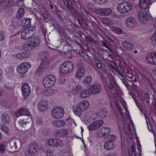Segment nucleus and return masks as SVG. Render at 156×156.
<instances>
[{"mask_svg": "<svg viewBox=\"0 0 156 156\" xmlns=\"http://www.w3.org/2000/svg\"><path fill=\"white\" fill-rule=\"evenodd\" d=\"M22 54L23 59L27 58L30 56L29 54L28 53L25 52H22Z\"/></svg>", "mask_w": 156, "mask_h": 156, "instance_id": "nucleus-54", "label": "nucleus"}, {"mask_svg": "<svg viewBox=\"0 0 156 156\" xmlns=\"http://www.w3.org/2000/svg\"><path fill=\"white\" fill-rule=\"evenodd\" d=\"M29 112L28 109L26 108H21L15 113L16 116L19 117L21 115H28Z\"/></svg>", "mask_w": 156, "mask_h": 156, "instance_id": "nucleus-20", "label": "nucleus"}, {"mask_svg": "<svg viewBox=\"0 0 156 156\" xmlns=\"http://www.w3.org/2000/svg\"><path fill=\"white\" fill-rule=\"evenodd\" d=\"M5 75H7L9 77H12L13 73V71L12 69L9 68L8 67L7 68L5 69Z\"/></svg>", "mask_w": 156, "mask_h": 156, "instance_id": "nucleus-39", "label": "nucleus"}, {"mask_svg": "<svg viewBox=\"0 0 156 156\" xmlns=\"http://www.w3.org/2000/svg\"><path fill=\"white\" fill-rule=\"evenodd\" d=\"M122 45L128 51H132L135 47L134 45L131 42L127 40L123 41Z\"/></svg>", "mask_w": 156, "mask_h": 156, "instance_id": "nucleus-13", "label": "nucleus"}, {"mask_svg": "<svg viewBox=\"0 0 156 156\" xmlns=\"http://www.w3.org/2000/svg\"><path fill=\"white\" fill-rule=\"evenodd\" d=\"M126 24L129 27H132L135 24L134 20L132 18H129L126 20Z\"/></svg>", "mask_w": 156, "mask_h": 156, "instance_id": "nucleus-32", "label": "nucleus"}, {"mask_svg": "<svg viewBox=\"0 0 156 156\" xmlns=\"http://www.w3.org/2000/svg\"><path fill=\"white\" fill-rule=\"evenodd\" d=\"M115 136L114 135H110L108 136V139L109 140L108 141L112 142L115 139Z\"/></svg>", "mask_w": 156, "mask_h": 156, "instance_id": "nucleus-47", "label": "nucleus"}, {"mask_svg": "<svg viewBox=\"0 0 156 156\" xmlns=\"http://www.w3.org/2000/svg\"><path fill=\"white\" fill-rule=\"evenodd\" d=\"M132 8L131 4L129 2H123L119 3L117 7L118 11L120 13H126Z\"/></svg>", "mask_w": 156, "mask_h": 156, "instance_id": "nucleus-4", "label": "nucleus"}, {"mask_svg": "<svg viewBox=\"0 0 156 156\" xmlns=\"http://www.w3.org/2000/svg\"><path fill=\"white\" fill-rule=\"evenodd\" d=\"M101 45L103 46L105 48L107 49H108L109 51H111V52L112 51L110 47L108 46V45L107 44L106 42L103 41H101Z\"/></svg>", "mask_w": 156, "mask_h": 156, "instance_id": "nucleus-46", "label": "nucleus"}, {"mask_svg": "<svg viewBox=\"0 0 156 156\" xmlns=\"http://www.w3.org/2000/svg\"><path fill=\"white\" fill-rule=\"evenodd\" d=\"M20 22L18 18L13 19L11 22L12 26L15 29H18L20 26Z\"/></svg>", "mask_w": 156, "mask_h": 156, "instance_id": "nucleus-27", "label": "nucleus"}, {"mask_svg": "<svg viewBox=\"0 0 156 156\" xmlns=\"http://www.w3.org/2000/svg\"><path fill=\"white\" fill-rule=\"evenodd\" d=\"M101 131L102 134V136H105L109 133L110 132V129L108 127H104L101 129Z\"/></svg>", "mask_w": 156, "mask_h": 156, "instance_id": "nucleus-35", "label": "nucleus"}, {"mask_svg": "<svg viewBox=\"0 0 156 156\" xmlns=\"http://www.w3.org/2000/svg\"><path fill=\"white\" fill-rule=\"evenodd\" d=\"M139 20L143 23H146L148 21L149 17L147 12L144 10L139 12L138 14Z\"/></svg>", "mask_w": 156, "mask_h": 156, "instance_id": "nucleus-9", "label": "nucleus"}, {"mask_svg": "<svg viewBox=\"0 0 156 156\" xmlns=\"http://www.w3.org/2000/svg\"><path fill=\"white\" fill-rule=\"evenodd\" d=\"M102 88L101 86L99 83L94 84L89 88L92 94H96L99 93Z\"/></svg>", "mask_w": 156, "mask_h": 156, "instance_id": "nucleus-17", "label": "nucleus"}, {"mask_svg": "<svg viewBox=\"0 0 156 156\" xmlns=\"http://www.w3.org/2000/svg\"><path fill=\"white\" fill-rule=\"evenodd\" d=\"M57 81L60 84H62L65 82V79H58Z\"/></svg>", "mask_w": 156, "mask_h": 156, "instance_id": "nucleus-60", "label": "nucleus"}, {"mask_svg": "<svg viewBox=\"0 0 156 156\" xmlns=\"http://www.w3.org/2000/svg\"><path fill=\"white\" fill-rule=\"evenodd\" d=\"M104 147L105 150L110 151L113 150L115 148V145L113 143L108 141L105 143Z\"/></svg>", "mask_w": 156, "mask_h": 156, "instance_id": "nucleus-23", "label": "nucleus"}, {"mask_svg": "<svg viewBox=\"0 0 156 156\" xmlns=\"http://www.w3.org/2000/svg\"><path fill=\"white\" fill-rule=\"evenodd\" d=\"M48 62L46 60L44 59L41 62L39 67L43 69L47 68L48 66Z\"/></svg>", "mask_w": 156, "mask_h": 156, "instance_id": "nucleus-37", "label": "nucleus"}, {"mask_svg": "<svg viewBox=\"0 0 156 156\" xmlns=\"http://www.w3.org/2000/svg\"><path fill=\"white\" fill-rule=\"evenodd\" d=\"M47 143L50 146L55 147L57 146H61L62 144V142L60 139L55 138L48 140Z\"/></svg>", "mask_w": 156, "mask_h": 156, "instance_id": "nucleus-12", "label": "nucleus"}, {"mask_svg": "<svg viewBox=\"0 0 156 156\" xmlns=\"http://www.w3.org/2000/svg\"><path fill=\"white\" fill-rule=\"evenodd\" d=\"M154 54H153V53H150L148 54L146 57V60L147 61L150 63H151L152 64L154 65Z\"/></svg>", "mask_w": 156, "mask_h": 156, "instance_id": "nucleus-29", "label": "nucleus"}, {"mask_svg": "<svg viewBox=\"0 0 156 156\" xmlns=\"http://www.w3.org/2000/svg\"><path fill=\"white\" fill-rule=\"evenodd\" d=\"M29 43L33 50L39 44V41L37 38H35L32 39Z\"/></svg>", "mask_w": 156, "mask_h": 156, "instance_id": "nucleus-25", "label": "nucleus"}, {"mask_svg": "<svg viewBox=\"0 0 156 156\" xmlns=\"http://www.w3.org/2000/svg\"><path fill=\"white\" fill-rule=\"evenodd\" d=\"M44 79L43 81L44 85L46 87H49L52 86L56 81V79Z\"/></svg>", "mask_w": 156, "mask_h": 156, "instance_id": "nucleus-19", "label": "nucleus"}, {"mask_svg": "<svg viewBox=\"0 0 156 156\" xmlns=\"http://www.w3.org/2000/svg\"><path fill=\"white\" fill-rule=\"evenodd\" d=\"M46 154L47 156H52L53 155L54 153L52 151L49 149L46 151Z\"/></svg>", "mask_w": 156, "mask_h": 156, "instance_id": "nucleus-49", "label": "nucleus"}, {"mask_svg": "<svg viewBox=\"0 0 156 156\" xmlns=\"http://www.w3.org/2000/svg\"><path fill=\"white\" fill-rule=\"evenodd\" d=\"M22 55V52L18 53L16 55L17 58L19 59H23Z\"/></svg>", "mask_w": 156, "mask_h": 156, "instance_id": "nucleus-62", "label": "nucleus"}, {"mask_svg": "<svg viewBox=\"0 0 156 156\" xmlns=\"http://www.w3.org/2000/svg\"><path fill=\"white\" fill-rule=\"evenodd\" d=\"M21 90L23 95L24 97H27L30 94V88L27 83H24L22 85L21 87Z\"/></svg>", "mask_w": 156, "mask_h": 156, "instance_id": "nucleus-16", "label": "nucleus"}, {"mask_svg": "<svg viewBox=\"0 0 156 156\" xmlns=\"http://www.w3.org/2000/svg\"><path fill=\"white\" fill-rule=\"evenodd\" d=\"M121 80L125 86H128L129 84V83L127 81V80H128V79H121Z\"/></svg>", "mask_w": 156, "mask_h": 156, "instance_id": "nucleus-55", "label": "nucleus"}, {"mask_svg": "<svg viewBox=\"0 0 156 156\" xmlns=\"http://www.w3.org/2000/svg\"><path fill=\"white\" fill-rule=\"evenodd\" d=\"M139 5L141 9H147L150 5V1L149 0H139Z\"/></svg>", "mask_w": 156, "mask_h": 156, "instance_id": "nucleus-22", "label": "nucleus"}, {"mask_svg": "<svg viewBox=\"0 0 156 156\" xmlns=\"http://www.w3.org/2000/svg\"><path fill=\"white\" fill-rule=\"evenodd\" d=\"M73 63L71 62L67 61L61 65L60 70L62 73L67 74L73 70Z\"/></svg>", "mask_w": 156, "mask_h": 156, "instance_id": "nucleus-5", "label": "nucleus"}, {"mask_svg": "<svg viewBox=\"0 0 156 156\" xmlns=\"http://www.w3.org/2000/svg\"><path fill=\"white\" fill-rule=\"evenodd\" d=\"M52 125L54 127L60 128L64 126L66 124L65 121L62 120L53 121L51 122Z\"/></svg>", "mask_w": 156, "mask_h": 156, "instance_id": "nucleus-21", "label": "nucleus"}, {"mask_svg": "<svg viewBox=\"0 0 156 156\" xmlns=\"http://www.w3.org/2000/svg\"><path fill=\"white\" fill-rule=\"evenodd\" d=\"M64 4L68 8L69 10H71L72 9V8L70 6L69 2L67 1L66 0V2H64Z\"/></svg>", "mask_w": 156, "mask_h": 156, "instance_id": "nucleus-56", "label": "nucleus"}, {"mask_svg": "<svg viewBox=\"0 0 156 156\" xmlns=\"http://www.w3.org/2000/svg\"><path fill=\"white\" fill-rule=\"evenodd\" d=\"M92 82V79H84L83 81V84L87 87L90 85Z\"/></svg>", "mask_w": 156, "mask_h": 156, "instance_id": "nucleus-38", "label": "nucleus"}, {"mask_svg": "<svg viewBox=\"0 0 156 156\" xmlns=\"http://www.w3.org/2000/svg\"><path fill=\"white\" fill-rule=\"evenodd\" d=\"M5 150V146L4 144H0V152L2 153Z\"/></svg>", "mask_w": 156, "mask_h": 156, "instance_id": "nucleus-58", "label": "nucleus"}, {"mask_svg": "<svg viewBox=\"0 0 156 156\" xmlns=\"http://www.w3.org/2000/svg\"><path fill=\"white\" fill-rule=\"evenodd\" d=\"M110 29L113 32L116 34H120L123 32L122 30L119 27H110Z\"/></svg>", "mask_w": 156, "mask_h": 156, "instance_id": "nucleus-36", "label": "nucleus"}, {"mask_svg": "<svg viewBox=\"0 0 156 156\" xmlns=\"http://www.w3.org/2000/svg\"><path fill=\"white\" fill-rule=\"evenodd\" d=\"M25 29L22 32L21 34V37L23 40H27L31 37L35 33L34 28L30 26L31 23H25Z\"/></svg>", "mask_w": 156, "mask_h": 156, "instance_id": "nucleus-2", "label": "nucleus"}, {"mask_svg": "<svg viewBox=\"0 0 156 156\" xmlns=\"http://www.w3.org/2000/svg\"><path fill=\"white\" fill-rule=\"evenodd\" d=\"M107 112L105 110H103L100 111L98 114H95L96 115L97 118L102 119L104 118L107 115Z\"/></svg>", "mask_w": 156, "mask_h": 156, "instance_id": "nucleus-31", "label": "nucleus"}, {"mask_svg": "<svg viewBox=\"0 0 156 156\" xmlns=\"http://www.w3.org/2000/svg\"><path fill=\"white\" fill-rule=\"evenodd\" d=\"M95 12L96 13L101 16H108L111 13L112 10L108 8H101L96 9Z\"/></svg>", "mask_w": 156, "mask_h": 156, "instance_id": "nucleus-10", "label": "nucleus"}, {"mask_svg": "<svg viewBox=\"0 0 156 156\" xmlns=\"http://www.w3.org/2000/svg\"><path fill=\"white\" fill-rule=\"evenodd\" d=\"M1 119L2 121L4 124L7 123L10 121L9 116L6 113H5L2 115Z\"/></svg>", "mask_w": 156, "mask_h": 156, "instance_id": "nucleus-33", "label": "nucleus"}, {"mask_svg": "<svg viewBox=\"0 0 156 156\" xmlns=\"http://www.w3.org/2000/svg\"><path fill=\"white\" fill-rule=\"evenodd\" d=\"M22 48L25 51H29L32 50L29 42L28 43H26L24 44L23 45Z\"/></svg>", "mask_w": 156, "mask_h": 156, "instance_id": "nucleus-43", "label": "nucleus"}, {"mask_svg": "<svg viewBox=\"0 0 156 156\" xmlns=\"http://www.w3.org/2000/svg\"><path fill=\"white\" fill-rule=\"evenodd\" d=\"M104 123L102 120H99L90 124L88 126V129L90 130L97 129L101 126Z\"/></svg>", "mask_w": 156, "mask_h": 156, "instance_id": "nucleus-15", "label": "nucleus"}, {"mask_svg": "<svg viewBox=\"0 0 156 156\" xmlns=\"http://www.w3.org/2000/svg\"><path fill=\"white\" fill-rule=\"evenodd\" d=\"M151 43L154 46H156V32L153 34L151 37Z\"/></svg>", "mask_w": 156, "mask_h": 156, "instance_id": "nucleus-45", "label": "nucleus"}, {"mask_svg": "<svg viewBox=\"0 0 156 156\" xmlns=\"http://www.w3.org/2000/svg\"><path fill=\"white\" fill-rule=\"evenodd\" d=\"M153 54H154V65H156V52L153 53Z\"/></svg>", "mask_w": 156, "mask_h": 156, "instance_id": "nucleus-64", "label": "nucleus"}, {"mask_svg": "<svg viewBox=\"0 0 156 156\" xmlns=\"http://www.w3.org/2000/svg\"><path fill=\"white\" fill-rule=\"evenodd\" d=\"M87 58L90 60L89 62L90 64L95 69L96 68L101 69L102 67V65L100 61L96 58L95 56L93 55L91 52H89L86 55Z\"/></svg>", "mask_w": 156, "mask_h": 156, "instance_id": "nucleus-3", "label": "nucleus"}, {"mask_svg": "<svg viewBox=\"0 0 156 156\" xmlns=\"http://www.w3.org/2000/svg\"><path fill=\"white\" fill-rule=\"evenodd\" d=\"M25 10L23 8H20L18 11L17 14V18L22 17L24 14Z\"/></svg>", "mask_w": 156, "mask_h": 156, "instance_id": "nucleus-40", "label": "nucleus"}, {"mask_svg": "<svg viewBox=\"0 0 156 156\" xmlns=\"http://www.w3.org/2000/svg\"><path fill=\"white\" fill-rule=\"evenodd\" d=\"M85 73V69L82 68H80L76 73V76L78 78H81L83 77Z\"/></svg>", "mask_w": 156, "mask_h": 156, "instance_id": "nucleus-30", "label": "nucleus"}, {"mask_svg": "<svg viewBox=\"0 0 156 156\" xmlns=\"http://www.w3.org/2000/svg\"><path fill=\"white\" fill-rule=\"evenodd\" d=\"M53 118L58 119L62 117L64 115V112L63 108L60 107H55L51 112Z\"/></svg>", "mask_w": 156, "mask_h": 156, "instance_id": "nucleus-7", "label": "nucleus"}, {"mask_svg": "<svg viewBox=\"0 0 156 156\" xmlns=\"http://www.w3.org/2000/svg\"><path fill=\"white\" fill-rule=\"evenodd\" d=\"M103 22L104 24L109 25L110 24L111 21L109 18H105L103 19Z\"/></svg>", "mask_w": 156, "mask_h": 156, "instance_id": "nucleus-48", "label": "nucleus"}, {"mask_svg": "<svg viewBox=\"0 0 156 156\" xmlns=\"http://www.w3.org/2000/svg\"><path fill=\"white\" fill-rule=\"evenodd\" d=\"M108 80L110 83V84H108L110 90L107 93L109 94V96L111 97V104L115 103V105L120 110V107L118 103V98L117 97V94L119 92V87L114 79H108Z\"/></svg>", "mask_w": 156, "mask_h": 156, "instance_id": "nucleus-1", "label": "nucleus"}, {"mask_svg": "<svg viewBox=\"0 0 156 156\" xmlns=\"http://www.w3.org/2000/svg\"><path fill=\"white\" fill-rule=\"evenodd\" d=\"M5 38L4 33L2 31H0V41H3Z\"/></svg>", "mask_w": 156, "mask_h": 156, "instance_id": "nucleus-51", "label": "nucleus"}, {"mask_svg": "<svg viewBox=\"0 0 156 156\" xmlns=\"http://www.w3.org/2000/svg\"><path fill=\"white\" fill-rule=\"evenodd\" d=\"M42 123V119L41 118H38L37 119V124H40Z\"/></svg>", "mask_w": 156, "mask_h": 156, "instance_id": "nucleus-61", "label": "nucleus"}, {"mask_svg": "<svg viewBox=\"0 0 156 156\" xmlns=\"http://www.w3.org/2000/svg\"><path fill=\"white\" fill-rule=\"evenodd\" d=\"M30 66V65L29 63H23L17 66V72L18 74L23 75L27 73Z\"/></svg>", "mask_w": 156, "mask_h": 156, "instance_id": "nucleus-6", "label": "nucleus"}, {"mask_svg": "<svg viewBox=\"0 0 156 156\" xmlns=\"http://www.w3.org/2000/svg\"><path fill=\"white\" fill-rule=\"evenodd\" d=\"M54 93V91L53 89H45L43 92V94L45 96H49L53 95Z\"/></svg>", "mask_w": 156, "mask_h": 156, "instance_id": "nucleus-34", "label": "nucleus"}, {"mask_svg": "<svg viewBox=\"0 0 156 156\" xmlns=\"http://www.w3.org/2000/svg\"><path fill=\"white\" fill-rule=\"evenodd\" d=\"M43 69H41V67H39L36 71L35 73V76L37 77H40L41 75H42L43 73Z\"/></svg>", "mask_w": 156, "mask_h": 156, "instance_id": "nucleus-42", "label": "nucleus"}, {"mask_svg": "<svg viewBox=\"0 0 156 156\" xmlns=\"http://www.w3.org/2000/svg\"><path fill=\"white\" fill-rule=\"evenodd\" d=\"M89 52H90L88 51L87 53L84 54V52L82 50H80L79 51V54L82 57H85V56L87 57V56L86 55Z\"/></svg>", "mask_w": 156, "mask_h": 156, "instance_id": "nucleus-57", "label": "nucleus"}, {"mask_svg": "<svg viewBox=\"0 0 156 156\" xmlns=\"http://www.w3.org/2000/svg\"><path fill=\"white\" fill-rule=\"evenodd\" d=\"M96 115L94 114L87 112L82 115L81 118L85 123H88L93 121L97 119Z\"/></svg>", "mask_w": 156, "mask_h": 156, "instance_id": "nucleus-8", "label": "nucleus"}, {"mask_svg": "<svg viewBox=\"0 0 156 156\" xmlns=\"http://www.w3.org/2000/svg\"><path fill=\"white\" fill-rule=\"evenodd\" d=\"M24 0H16V2L17 3V5L18 6H21L23 4Z\"/></svg>", "mask_w": 156, "mask_h": 156, "instance_id": "nucleus-59", "label": "nucleus"}, {"mask_svg": "<svg viewBox=\"0 0 156 156\" xmlns=\"http://www.w3.org/2000/svg\"><path fill=\"white\" fill-rule=\"evenodd\" d=\"M82 110H83L79 105L73 107V112L75 115L78 116H80Z\"/></svg>", "mask_w": 156, "mask_h": 156, "instance_id": "nucleus-24", "label": "nucleus"}, {"mask_svg": "<svg viewBox=\"0 0 156 156\" xmlns=\"http://www.w3.org/2000/svg\"><path fill=\"white\" fill-rule=\"evenodd\" d=\"M92 93L89 89H87L82 91L80 94V96L82 98H86L91 94Z\"/></svg>", "mask_w": 156, "mask_h": 156, "instance_id": "nucleus-26", "label": "nucleus"}, {"mask_svg": "<svg viewBox=\"0 0 156 156\" xmlns=\"http://www.w3.org/2000/svg\"><path fill=\"white\" fill-rule=\"evenodd\" d=\"M82 88V87L81 85H79L76 87V90H73L71 93L73 94H76L77 93L83 90Z\"/></svg>", "mask_w": 156, "mask_h": 156, "instance_id": "nucleus-44", "label": "nucleus"}, {"mask_svg": "<svg viewBox=\"0 0 156 156\" xmlns=\"http://www.w3.org/2000/svg\"><path fill=\"white\" fill-rule=\"evenodd\" d=\"M68 130L65 129H59L55 131V134L56 136L60 138H64L68 134Z\"/></svg>", "mask_w": 156, "mask_h": 156, "instance_id": "nucleus-14", "label": "nucleus"}, {"mask_svg": "<svg viewBox=\"0 0 156 156\" xmlns=\"http://www.w3.org/2000/svg\"><path fill=\"white\" fill-rule=\"evenodd\" d=\"M20 145L21 144L20 141L18 140H17L14 142V146H12L11 148L13 149H14L15 148V149L16 150L18 148H20Z\"/></svg>", "mask_w": 156, "mask_h": 156, "instance_id": "nucleus-41", "label": "nucleus"}, {"mask_svg": "<svg viewBox=\"0 0 156 156\" xmlns=\"http://www.w3.org/2000/svg\"><path fill=\"white\" fill-rule=\"evenodd\" d=\"M48 103L46 101H40L37 105L38 110L40 111H44L47 108Z\"/></svg>", "mask_w": 156, "mask_h": 156, "instance_id": "nucleus-18", "label": "nucleus"}, {"mask_svg": "<svg viewBox=\"0 0 156 156\" xmlns=\"http://www.w3.org/2000/svg\"><path fill=\"white\" fill-rule=\"evenodd\" d=\"M37 144L33 142L29 145L27 152L30 155L33 156L37 153Z\"/></svg>", "mask_w": 156, "mask_h": 156, "instance_id": "nucleus-11", "label": "nucleus"}, {"mask_svg": "<svg viewBox=\"0 0 156 156\" xmlns=\"http://www.w3.org/2000/svg\"><path fill=\"white\" fill-rule=\"evenodd\" d=\"M1 129L5 133L9 131L8 128L5 125H2L1 126Z\"/></svg>", "mask_w": 156, "mask_h": 156, "instance_id": "nucleus-50", "label": "nucleus"}, {"mask_svg": "<svg viewBox=\"0 0 156 156\" xmlns=\"http://www.w3.org/2000/svg\"><path fill=\"white\" fill-rule=\"evenodd\" d=\"M79 105L83 110H85L89 107L90 103L87 101L84 100L80 103Z\"/></svg>", "mask_w": 156, "mask_h": 156, "instance_id": "nucleus-28", "label": "nucleus"}, {"mask_svg": "<svg viewBox=\"0 0 156 156\" xmlns=\"http://www.w3.org/2000/svg\"><path fill=\"white\" fill-rule=\"evenodd\" d=\"M5 4V5L7 7L11 6L12 5L11 1L10 0H6Z\"/></svg>", "mask_w": 156, "mask_h": 156, "instance_id": "nucleus-52", "label": "nucleus"}, {"mask_svg": "<svg viewBox=\"0 0 156 156\" xmlns=\"http://www.w3.org/2000/svg\"><path fill=\"white\" fill-rule=\"evenodd\" d=\"M135 147V146L133 145L131 147V149L132 151V153L133 155H134V154H135V151H136V150Z\"/></svg>", "mask_w": 156, "mask_h": 156, "instance_id": "nucleus-63", "label": "nucleus"}, {"mask_svg": "<svg viewBox=\"0 0 156 156\" xmlns=\"http://www.w3.org/2000/svg\"><path fill=\"white\" fill-rule=\"evenodd\" d=\"M27 123V121H26L24 119H22L20 120L19 124H20V126H23Z\"/></svg>", "mask_w": 156, "mask_h": 156, "instance_id": "nucleus-53", "label": "nucleus"}]
</instances>
